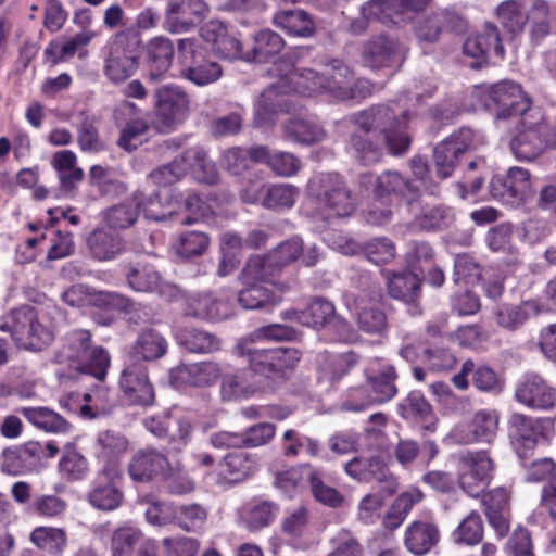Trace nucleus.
Returning a JSON list of instances; mask_svg holds the SVG:
<instances>
[{
  "label": "nucleus",
  "mask_w": 556,
  "mask_h": 556,
  "mask_svg": "<svg viewBox=\"0 0 556 556\" xmlns=\"http://www.w3.org/2000/svg\"><path fill=\"white\" fill-rule=\"evenodd\" d=\"M417 187L399 172L387 170L376 178L375 197L382 200L387 195L414 197Z\"/></svg>",
  "instance_id": "obj_38"
},
{
  "label": "nucleus",
  "mask_w": 556,
  "mask_h": 556,
  "mask_svg": "<svg viewBox=\"0 0 556 556\" xmlns=\"http://www.w3.org/2000/svg\"><path fill=\"white\" fill-rule=\"evenodd\" d=\"M140 193V212L144 218L153 222H165L178 219V194L172 191L163 193L156 192L147 197L143 192Z\"/></svg>",
  "instance_id": "obj_26"
},
{
  "label": "nucleus",
  "mask_w": 556,
  "mask_h": 556,
  "mask_svg": "<svg viewBox=\"0 0 556 556\" xmlns=\"http://www.w3.org/2000/svg\"><path fill=\"white\" fill-rule=\"evenodd\" d=\"M277 271L268 255L251 256L241 270L240 281L243 286L258 285L267 287L273 285L275 287L276 283L273 279Z\"/></svg>",
  "instance_id": "obj_33"
},
{
  "label": "nucleus",
  "mask_w": 556,
  "mask_h": 556,
  "mask_svg": "<svg viewBox=\"0 0 556 556\" xmlns=\"http://www.w3.org/2000/svg\"><path fill=\"white\" fill-rule=\"evenodd\" d=\"M556 434L555 420L514 413L508 419V437L513 448L522 460L533 455L539 445L549 444Z\"/></svg>",
  "instance_id": "obj_4"
},
{
  "label": "nucleus",
  "mask_w": 556,
  "mask_h": 556,
  "mask_svg": "<svg viewBox=\"0 0 556 556\" xmlns=\"http://www.w3.org/2000/svg\"><path fill=\"white\" fill-rule=\"evenodd\" d=\"M143 538L140 529L130 525L117 528L112 535V556H132L134 547Z\"/></svg>",
  "instance_id": "obj_57"
},
{
  "label": "nucleus",
  "mask_w": 556,
  "mask_h": 556,
  "mask_svg": "<svg viewBox=\"0 0 556 556\" xmlns=\"http://www.w3.org/2000/svg\"><path fill=\"white\" fill-rule=\"evenodd\" d=\"M350 148L356 160L365 166L379 162L383 155L382 148L369 140L366 132L364 135L351 134Z\"/></svg>",
  "instance_id": "obj_56"
},
{
  "label": "nucleus",
  "mask_w": 556,
  "mask_h": 556,
  "mask_svg": "<svg viewBox=\"0 0 556 556\" xmlns=\"http://www.w3.org/2000/svg\"><path fill=\"white\" fill-rule=\"evenodd\" d=\"M248 372L238 370L233 374H227L223 377L220 393L224 400H240L251 396L257 387L248 381Z\"/></svg>",
  "instance_id": "obj_49"
},
{
  "label": "nucleus",
  "mask_w": 556,
  "mask_h": 556,
  "mask_svg": "<svg viewBox=\"0 0 556 556\" xmlns=\"http://www.w3.org/2000/svg\"><path fill=\"white\" fill-rule=\"evenodd\" d=\"M546 308L536 300H527L520 303H504L496 307L494 317L497 326L508 331L520 329L531 317Z\"/></svg>",
  "instance_id": "obj_24"
},
{
  "label": "nucleus",
  "mask_w": 556,
  "mask_h": 556,
  "mask_svg": "<svg viewBox=\"0 0 556 556\" xmlns=\"http://www.w3.org/2000/svg\"><path fill=\"white\" fill-rule=\"evenodd\" d=\"M483 526L479 514L470 513L458 526L454 533L455 541L475 545L482 540Z\"/></svg>",
  "instance_id": "obj_63"
},
{
  "label": "nucleus",
  "mask_w": 556,
  "mask_h": 556,
  "mask_svg": "<svg viewBox=\"0 0 556 556\" xmlns=\"http://www.w3.org/2000/svg\"><path fill=\"white\" fill-rule=\"evenodd\" d=\"M283 47L285 41L278 34L269 29L261 30L254 36V46L244 55V61L267 62L279 54Z\"/></svg>",
  "instance_id": "obj_37"
},
{
  "label": "nucleus",
  "mask_w": 556,
  "mask_h": 556,
  "mask_svg": "<svg viewBox=\"0 0 556 556\" xmlns=\"http://www.w3.org/2000/svg\"><path fill=\"white\" fill-rule=\"evenodd\" d=\"M88 248L99 261H111L125 251L123 239L103 229L93 230L88 237Z\"/></svg>",
  "instance_id": "obj_34"
},
{
  "label": "nucleus",
  "mask_w": 556,
  "mask_h": 556,
  "mask_svg": "<svg viewBox=\"0 0 556 556\" xmlns=\"http://www.w3.org/2000/svg\"><path fill=\"white\" fill-rule=\"evenodd\" d=\"M168 467L167 458L154 448L138 451L131 458L128 472L132 480L146 482L155 476L164 475Z\"/></svg>",
  "instance_id": "obj_29"
},
{
  "label": "nucleus",
  "mask_w": 556,
  "mask_h": 556,
  "mask_svg": "<svg viewBox=\"0 0 556 556\" xmlns=\"http://www.w3.org/2000/svg\"><path fill=\"white\" fill-rule=\"evenodd\" d=\"M274 23L288 34L307 37L312 34V21L302 10L282 11L275 15Z\"/></svg>",
  "instance_id": "obj_52"
},
{
  "label": "nucleus",
  "mask_w": 556,
  "mask_h": 556,
  "mask_svg": "<svg viewBox=\"0 0 556 556\" xmlns=\"http://www.w3.org/2000/svg\"><path fill=\"white\" fill-rule=\"evenodd\" d=\"M349 121L366 134H382L389 153L394 156L406 154L410 147L412 137L406 130L407 111L399 110L396 103L372 105L352 114Z\"/></svg>",
  "instance_id": "obj_1"
},
{
  "label": "nucleus",
  "mask_w": 556,
  "mask_h": 556,
  "mask_svg": "<svg viewBox=\"0 0 556 556\" xmlns=\"http://www.w3.org/2000/svg\"><path fill=\"white\" fill-rule=\"evenodd\" d=\"M31 425L46 432L63 433L71 425L61 415L47 407H22L18 410Z\"/></svg>",
  "instance_id": "obj_39"
},
{
  "label": "nucleus",
  "mask_w": 556,
  "mask_h": 556,
  "mask_svg": "<svg viewBox=\"0 0 556 556\" xmlns=\"http://www.w3.org/2000/svg\"><path fill=\"white\" fill-rule=\"evenodd\" d=\"M486 105L496 111L497 118L522 116L531 114L536 108H531L530 98L521 87L510 80L492 85L488 92Z\"/></svg>",
  "instance_id": "obj_8"
},
{
  "label": "nucleus",
  "mask_w": 556,
  "mask_h": 556,
  "mask_svg": "<svg viewBox=\"0 0 556 556\" xmlns=\"http://www.w3.org/2000/svg\"><path fill=\"white\" fill-rule=\"evenodd\" d=\"M98 459L118 458L128 448V440L121 433L111 430L102 431L94 442Z\"/></svg>",
  "instance_id": "obj_53"
},
{
  "label": "nucleus",
  "mask_w": 556,
  "mask_h": 556,
  "mask_svg": "<svg viewBox=\"0 0 556 556\" xmlns=\"http://www.w3.org/2000/svg\"><path fill=\"white\" fill-rule=\"evenodd\" d=\"M294 101L280 92L277 87L265 89L254 104V123L258 127L273 126L279 114L289 112Z\"/></svg>",
  "instance_id": "obj_20"
},
{
  "label": "nucleus",
  "mask_w": 556,
  "mask_h": 556,
  "mask_svg": "<svg viewBox=\"0 0 556 556\" xmlns=\"http://www.w3.org/2000/svg\"><path fill=\"white\" fill-rule=\"evenodd\" d=\"M317 328L325 330L331 340L350 342L356 337L350 324L336 314L330 301L315 296V330Z\"/></svg>",
  "instance_id": "obj_23"
},
{
  "label": "nucleus",
  "mask_w": 556,
  "mask_h": 556,
  "mask_svg": "<svg viewBox=\"0 0 556 556\" xmlns=\"http://www.w3.org/2000/svg\"><path fill=\"white\" fill-rule=\"evenodd\" d=\"M157 126L173 131L185 123L190 111L188 93L177 85H163L154 91Z\"/></svg>",
  "instance_id": "obj_6"
},
{
  "label": "nucleus",
  "mask_w": 556,
  "mask_h": 556,
  "mask_svg": "<svg viewBox=\"0 0 556 556\" xmlns=\"http://www.w3.org/2000/svg\"><path fill=\"white\" fill-rule=\"evenodd\" d=\"M219 475L228 482L244 480L251 471V464L242 452L228 454L219 464Z\"/></svg>",
  "instance_id": "obj_59"
},
{
  "label": "nucleus",
  "mask_w": 556,
  "mask_h": 556,
  "mask_svg": "<svg viewBox=\"0 0 556 556\" xmlns=\"http://www.w3.org/2000/svg\"><path fill=\"white\" fill-rule=\"evenodd\" d=\"M299 195V190L289 184L269 186L263 199V206L269 210L291 208Z\"/></svg>",
  "instance_id": "obj_58"
},
{
  "label": "nucleus",
  "mask_w": 556,
  "mask_h": 556,
  "mask_svg": "<svg viewBox=\"0 0 556 556\" xmlns=\"http://www.w3.org/2000/svg\"><path fill=\"white\" fill-rule=\"evenodd\" d=\"M0 330L9 331L17 346L40 351L54 340V325L49 314L33 306H22L9 313Z\"/></svg>",
  "instance_id": "obj_2"
},
{
  "label": "nucleus",
  "mask_w": 556,
  "mask_h": 556,
  "mask_svg": "<svg viewBox=\"0 0 556 556\" xmlns=\"http://www.w3.org/2000/svg\"><path fill=\"white\" fill-rule=\"evenodd\" d=\"M175 55L173 41L165 36H154L143 46V60L147 78L157 83L165 78Z\"/></svg>",
  "instance_id": "obj_16"
},
{
  "label": "nucleus",
  "mask_w": 556,
  "mask_h": 556,
  "mask_svg": "<svg viewBox=\"0 0 556 556\" xmlns=\"http://www.w3.org/2000/svg\"><path fill=\"white\" fill-rule=\"evenodd\" d=\"M125 276L129 287L137 292L159 291L161 286V276L152 265L143 260L130 263Z\"/></svg>",
  "instance_id": "obj_35"
},
{
  "label": "nucleus",
  "mask_w": 556,
  "mask_h": 556,
  "mask_svg": "<svg viewBox=\"0 0 556 556\" xmlns=\"http://www.w3.org/2000/svg\"><path fill=\"white\" fill-rule=\"evenodd\" d=\"M137 199H140L139 192L108 210L105 217L110 227L125 229L136 223L140 213V202Z\"/></svg>",
  "instance_id": "obj_45"
},
{
  "label": "nucleus",
  "mask_w": 556,
  "mask_h": 556,
  "mask_svg": "<svg viewBox=\"0 0 556 556\" xmlns=\"http://www.w3.org/2000/svg\"><path fill=\"white\" fill-rule=\"evenodd\" d=\"M56 359L59 363H67L71 368L93 376L98 380L105 378L110 366L108 352L100 346H92L91 334L85 329H76L65 336Z\"/></svg>",
  "instance_id": "obj_3"
},
{
  "label": "nucleus",
  "mask_w": 556,
  "mask_h": 556,
  "mask_svg": "<svg viewBox=\"0 0 556 556\" xmlns=\"http://www.w3.org/2000/svg\"><path fill=\"white\" fill-rule=\"evenodd\" d=\"M278 508L274 503L260 502L247 507L242 514V521L248 530L258 531L268 527L276 518Z\"/></svg>",
  "instance_id": "obj_51"
},
{
  "label": "nucleus",
  "mask_w": 556,
  "mask_h": 556,
  "mask_svg": "<svg viewBox=\"0 0 556 556\" xmlns=\"http://www.w3.org/2000/svg\"><path fill=\"white\" fill-rule=\"evenodd\" d=\"M387 287L391 298L413 303L420 295L421 280L412 271H393L388 274Z\"/></svg>",
  "instance_id": "obj_32"
},
{
  "label": "nucleus",
  "mask_w": 556,
  "mask_h": 556,
  "mask_svg": "<svg viewBox=\"0 0 556 556\" xmlns=\"http://www.w3.org/2000/svg\"><path fill=\"white\" fill-rule=\"evenodd\" d=\"M122 492L113 484H98L89 494V502L101 510H113L122 502Z\"/></svg>",
  "instance_id": "obj_62"
},
{
  "label": "nucleus",
  "mask_w": 556,
  "mask_h": 556,
  "mask_svg": "<svg viewBox=\"0 0 556 556\" xmlns=\"http://www.w3.org/2000/svg\"><path fill=\"white\" fill-rule=\"evenodd\" d=\"M473 138V131L463 127L434 147L433 164L438 178L447 179L453 175L460 157L472 148Z\"/></svg>",
  "instance_id": "obj_9"
},
{
  "label": "nucleus",
  "mask_w": 556,
  "mask_h": 556,
  "mask_svg": "<svg viewBox=\"0 0 556 556\" xmlns=\"http://www.w3.org/2000/svg\"><path fill=\"white\" fill-rule=\"evenodd\" d=\"M52 166L59 174L61 186L65 190H72L81 181L83 169L76 165V155L71 150H62L54 153Z\"/></svg>",
  "instance_id": "obj_43"
},
{
  "label": "nucleus",
  "mask_w": 556,
  "mask_h": 556,
  "mask_svg": "<svg viewBox=\"0 0 556 556\" xmlns=\"http://www.w3.org/2000/svg\"><path fill=\"white\" fill-rule=\"evenodd\" d=\"M43 451V446L38 442H28L21 446L17 450H8L3 453V462H2V470L9 475H20L25 469L26 466H11V462L13 460H24L30 462L37 460L40 457V454Z\"/></svg>",
  "instance_id": "obj_54"
},
{
  "label": "nucleus",
  "mask_w": 556,
  "mask_h": 556,
  "mask_svg": "<svg viewBox=\"0 0 556 556\" xmlns=\"http://www.w3.org/2000/svg\"><path fill=\"white\" fill-rule=\"evenodd\" d=\"M319 190L318 203L332 212L323 219L345 217L355 211L356 199L338 174L321 175Z\"/></svg>",
  "instance_id": "obj_11"
},
{
  "label": "nucleus",
  "mask_w": 556,
  "mask_h": 556,
  "mask_svg": "<svg viewBox=\"0 0 556 556\" xmlns=\"http://www.w3.org/2000/svg\"><path fill=\"white\" fill-rule=\"evenodd\" d=\"M97 36L98 34L96 31L85 29L80 33H77L75 36H73L62 45L51 43L47 48L46 53H54L58 51L59 55L54 60V63H56L59 61L74 56L76 52L87 47Z\"/></svg>",
  "instance_id": "obj_60"
},
{
  "label": "nucleus",
  "mask_w": 556,
  "mask_h": 556,
  "mask_svg": "<svg viewBox=\"0 0 556 556\" xmlns=\"http://www.w3.org/2000/svg\"><path fill=\"white\" fill-rule=\"evenodd\" d=\"M208 7L203 0H169L164 28L170 34L187 33L206 16Z\"/></svg>",
  "instance_id": "obj_14"
},
{
  "label": "nucleus",
  "mask_w": 556,
  "mask_h": 556,
  "mask_svg": "<svg viewBox=\"0 0 556 556\" xmlns=\"http://www.w3.org/2000/svg\"><path fill=\"white\" fill-rule=\"evenodd\" d=\"M422 500V493L418 490H409L400 494L382 518L386 529L393 531L397 529L407 517L416 503Z\"/></svg>",
  "instance_id": "obj_41"
},
{
  "label": "nucleus",
  "mask_w": 556,
  "mask_h": 556,
  "mask_svg": "<svg viewBox=\"0 0 556 556\" xmlns=\"http://www.w3.org/2000/svg\"><path fill=\"white\" fill-rule=\"evenodd\" d=\"M351 70L339 60L331 61L324 70L315 75V93H327L334 99H342V94L351 80Z\"/></svg>",
  "instance_id": "obj_27"
},
{
  "label": "nucleus",
  "mask_w": 556,
  "mask_h": 556,
  "mask_svg": "<svg viewBox=\"0 0 556 556\" xmlns=\"http://www.w3.org/2000/svg\"><path fill=\"white\" fill-rule=\"evenodd\" d=\"M280 301V296L266 286H244L238 294V302L244 309H261L274 306Z\"/></svg>",
  "instance_id": "obj_48"
},
{
  "label": "nucleus",
  "mask_w": 556,
  "mask_h": 556,
  "mask_svg": "<svg viewBox=\"0 0 556 556\" xmlns=\"http://www.w3.org/2000/svg\"><path fill=\"white\" fill-rule=\"evenodd\" d=\"M494 470L486 452L468 453L460 459L459 486L472 497L479 496L489 485Z\"/></svg>",
  "instance_id": "obj_10"
},
{
  "label": "nucleus",
  "mask_w": 556,
  "mask_h": 556,
  "mask_svg": "<svg viewBox=\"0 0 556 556\" xmlns=\"http://www.w3.org/2000/svg\"><path fill=\"white\" fill-rule=\"evenodd\" d=\"M202 38L212 45L216 54L229 60H244L248 51L242 48L237 35L219 21H210L201 28Z\"/></svg>",
  "instance_id": "obj_19"
},
{
  "label": "nucleus",
  "mask_w": 556,
  "mask_h": 556,
  "mask_svg": "<svg viewBox=\"0 0 556 556\" xmlns=\"http://www.w3.org/2000/svg\"><path fill=\"white\" fill-rule=\"evenodd\" d=\"M233 312L231 301L218 292H199L186 299V315L201 320L220 321L232 316Z\"/></svg>",
  "instance_id": "obj_15"
},
{
  "label": "nucleus",
  "mask_w": 556,
  "mask_h": 556,
  "mask_svg": "<svg viewBox=\"0 0 556 556\" xmlns=\"http://www.w3.org/2000/svg\"><path fill=\"white\" fill-rule=\"evenodd\" d=\"M440 532L435 525L425 521H414L405 531L404 543L414 555L422 556L435 546Z\"/></svg>",
  "instance_id": "obj_31"
},
{
  "label": "nucleus",
  "mask_w": 556,
  "mask_h": 556,
  "mask_svg": "<svg viewBox=\"0 0 556 556\" xmlns=\"http://www.w3.org/2000/svg\"><path fill=\"white\" fill-rule=\"evenodd\" d=\"M356 323L358 329L368 334L381 336L387 331L386 313L377 305H364V299H356Z\"/></svg>",
  "instance_id": "obj_40"
},
{
  "label": "nucleus",
  "mask_w": 556,
  "mask_h": 556,
  "mask_svg": "<svg viewBox=\"0 0 556 556\" xmlns=\"http://www.w3.org/2000/svg\"><path fill=\"white\" fill-rule=\"evenodd\" d=\"M29 539L35 546L53 555H61L67 545L66 532L61 528L37 527Z\"/></svg>",
  "instance_id": "obj_47"
},
{
  "label": "nucleus",
  "mask_w": 556,
  "mask_h": 556,
  "mask_svg": "<svg viewBox=\"0 0 556 556\" xmlns=\"http://www.w3.org/2000/svg\"><path fill=\"white\" fill-rule=\"evenodd\" d=\"M219 376L220 368L216 363L202 362L177 366L170 371V381L176 387H208L215 383Z\"/></svg>",
  "instance_id": "obj_25"
},
{
  "label": "nucleus",
  "mask_w": 556,
  "mask_h": 556,
  "mask_svg": "<svg viewBox=\"0 0 556 556\" xmlns=\"http://www.w3.org/2000/svg\"><path fill=\"white\" fill-rule=\"evenodd\" d=\"M498 418L494 412L480 410L471 422V432L477 441L491 442L496 434Z\"/></svg>",
  "instance_id": "obj_64"
},
{
  "label": "nucleus",
  "mask_w": 556,
  "mask_h": 556,
  "mask_svg": "<svg viewBox=\"0 0 556 556\" xmlns=\"http://www.w3.org/2000/svg\"><path fill=\"white\" fill-rule=\"evenodd\" d=\"M237 354L247 358L253 372L266 378L278 375L275 363L271 361V349H254L248 341H244L237 345Z\"/></svg>",
  "instance_id": "obj_42"
},
{
  "label": "nucleus",
  "mask_w": 556,
  "mask_h": 556,
  "mask_svg": "<svg viewBox=\"0 0 556 556\" xmlns=\"http://www.w3.org/2000/svg\"><path fill=\"white\" fill-rule=\"evenodd\" d=\"M210 245V238L202 231L182 232L176 243L175 251L181 258L189 260L203 255Z\"/></svg>",
  "instance_id": "obj_55"
},
{
  "label": "nucleus",
  "mask_w": 556,
  "mask_h": 556,
  "mask_svg": "<svg viewBox=\"0 0 556 556\" xmlns=\"http://www.w3.org/2000/svg\"><path fill=\"white\" fill-rule=\"evenodd\" d=\"M118 384L128 405L146 407L154 403V388L144 365L128 363L121 372Z\"/></svg>",
  "instance_id": "obj_12"
},
{
  "label": "nucleus",
  "mask_w": 556,
  "mask_h": 556,
  "mask_svg": "<svg viewBox=\"0 0 556 556\" xmlns=\"http://www.w3.org/2000/svg\"><path fill=\"white\" fill-rule=\"evenodd\" d=\"M167 341L154 329L142 330L131 348V354L143 361H155L167 352Z\"/></svg>",
  "instance_id": "obj_36"
},
{
  "label": "nucleus",
  "mask_w": 556,
  "mask_h": 556,
  "mask_svg": "<svg viewBox=\"0 0 556 556\" xmlns=\"http://www.w3.org/2000/svg\"><path fill=\"white\" fill-rule=\"evenodd\" d=\"M439 12L427 15L415 23L414 33L419 43H435L443 29Z\"/></svg>",
  "instance_id": "obj_61"
},
{
  "label": "nucleus",
  "mask_w": 556,
  "mask_h": 556,
  "mask_svg": "<svg viewBox=\"0 0 556 556\" xmlns=\"http://www.w3.org/2000/svg\"><path fill=\"white\" fill-rule=\"evenodd\" d=\"M137 46L129 40L127 31L115 33L103 47V75L113 85H121L139 70Z\"/></svg>",
  "instance_id": "obj_5"
},
{
  "label": "nucleus",
  "mask_w": 556,
  "mask_h": 556,
  "mask_svg": "<svg viewBox=\"0 0 556 556\" xmlns=\"http://www.w3.org/2000/svg\"><path fill=\"white\" fill-rule=\"evenodd\" d=\"M396 372L394 367H387L377 375L368 376L367 381L374 395L366 404L355 405L352 401L345 402L344 407L349 410H363L368 404L386 403L394 397L397 392L395 387Z\"/></svg>",
  "instance_id": "obj_30"
},
{
  "label": "nucleus",
  "mask_w": 556,
  "mask_h": 556,
  "mask_svg": "<svg viewBox=\"0 0 556 556\" xmlns=\"http://www.w3.org/2000/svg\"><path fill=\"white\" fill-rule=\"evenodd\" d=\"M496 16L501 25L511 34L522 31L528 22L523 4L517 0L502 2L496 9Z\"/></svg>",
  "instance_id": "obj_50"
},
{
  "label": "nucleus",
  "mask_w": 556,
  "mask_h": 556,
  "mask_svg": "<svg viewBox=\"0 0 556 556\" xmlns=\"http://www.w3.org/2000/svg\"><path fill=\"white\" fill-rule=\"evenodd\" d=\"M515 397L532 409L547 410L556 405V389L549 387L541 377L531 376L517 386Z\"/></svg>",
  "instance_id": "obj_21"
},
{
  "label": "nucleus",
  "mask_w": 556,
  "mask_h": 556,
  "mask_svg": "<svg viewBox=\"0 0 556 556\" xmlns=\"http://www.w3.org/2000/svg\"><path fill=\"white\" fill-rule=\"evenodd\" d=\"M177 340L192 353H212L219 350L220 345L214 334L197 328L180 329L177 332Z\"/></svg>",
  "instance_id": "obj_44"
},
{
  "label": "nucleus",
  "mask_w": 556,
  "mask_h": 556,
  "mask_svg": "<svg viewBox=\"0 0 556 556\" xmlns=\"http://www.w3.org/2000/svg\"><path fill=\"white\" fill-rule=\"evenodd\" d=\"M177 47L185 61L191 60V64L181 72L184 78L197 86H205L220 78L223 70L218 63L214 61H197V58L202 55V48L197 39H179Z\"/></svg>",
  "instance_id": "obj_13"
},
{
  "label": "nucleus",
  "mask_w": 556,
  "mask_h": 556,
  "mask_svg": "<svg viewBox=\"0 0 556 556\" xmlns=\"http://www.w3.org/2000/svg\"><path fill=\"white\" fill-rule=\"evenodd\" d=\"M114 118L117 123L125 122L117 144L126 151L135 150L136 140L149 129L148 122L140 116V109L135 103L124 100L114 109Z\"/></svg>",
  "instance_id": "obj_18"
},
{
  "label": "nucleus",
  "mask_w": 556,
  "mask_h": 556,
  "mask_svg": "<svg viewBox=\"0 0 556 556\" xmlns=\"http://www.w3.org/2000/svg\"><path fill=\"white\" fill-rule=\"evenodd\" d=\"M521 123L523 129L511 139L510 149L518 160L533 161L547 148L543 134L546 132L548 123L540 109L522 117Z\"/></svg>",
  "instance_id": "obj_7"
},
{
  "label": "nucleus",
  "mask_w": 556,
  "mask_h": 556,
  "mask_svg": "<svg viewBox=\"0 0 556 556\" xmlns=\"http://www.w3.org/2000/svg\"><path fill=\"white\" fill-rule=\"evenodd\" d=\"M202 155L201 147H192L176 156L173 162L153 169L148 179L156 186H169L179 181L191 168V159Z\"/></svg>",
  "instance_id": "obj_28"
},
{
  "label": "nucleus",
  "mask_w": 556,
  "mask_h": 556,
  "mask_svg": "<svg viewBox=\"0 0 556 556\" xmlns=\"http://www.w3.org/2000/svg\"><path fill=\"white\" fill-rule=\"evenodd\" d=\"M453 222L450 208L444 205L424 207L409 227L422 231L443 230Z\"/></svg>",
  "instance_id": "obj_46"
},
{
  "label": "nucleus",
  "mask_w": 556,
  "mask_h": 556,
  "mask_svg": "<svg viewBox=\"0 0 556 556\" xmlns=\"http://www.w3.org/2000/svg\"><path fill=\"white\" fill-rule=\"evenodd\" d=\"M407 48L391 35H380L370 39L364 48V59L372 68L401 65Z\"/></svg>",
  "instance_id": "obj_17"
},
{
  "label": "nucleus",
  "mask_w": 556,
  "mask_h": 556,
  "mask_svg": "<svg viewBox=\"0 0 556 556\" xmlns=\"http://www.w3.org/2000/svg\"><path fill=\"white\" fill-rule=\"evenodd\" d=\"M463 52L470 58L480 60H486L492 55L503 59L505 50L497 26L486 23L480 33L465 40Z\"/></svg>",
  "instance_id": "obj_22"
}]
</instances>
